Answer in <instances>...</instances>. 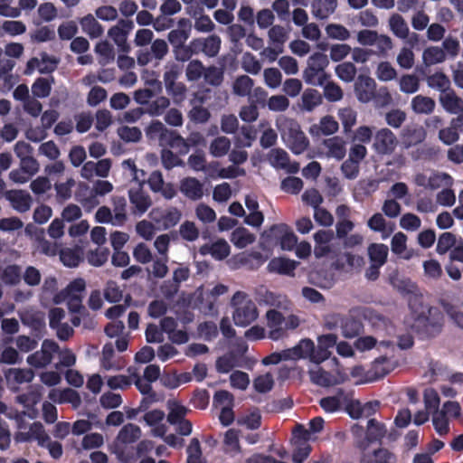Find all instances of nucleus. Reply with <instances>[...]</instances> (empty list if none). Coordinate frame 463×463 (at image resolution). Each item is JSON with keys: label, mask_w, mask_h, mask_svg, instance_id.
<instances>
[{"label": "nucleus", "mask_w": 463, "mask_h": 463, "mask_svg": "<svg viewBox=\"0 0 463 463\" xmlns=\"http://www.w3.org/2000/svg\"><path fill=\"white\" fill-rule=\"evenodd\" d=\"M354 89L357 99L362 103H367L375 95L376 83L372 77L360 74L354 82Z\"/></svg>", "instance_id": "9b49d317"}, {"label": "nucleus", "mask_w": 463, "mask_h": 463, "mask_svg": "<svg viewBox=\"0 0 463 463\" xmlns=\"http://www.w3.org/2000/svg\"><path fill=\"white\" fill-rule=\"evenodd\" d=\"M363 263L364 260L361 256L347 252L338 259L333 266L336 269L347 271L352 269L360 268Z\"/></svg>", "instance_id": "79ce46f5"}, {"label": "nucleus", "mask_w": 463, "mask_h": 463, "mask_svg": "<svg viewBox=\"0 0 463 463\" xmlns=\"http://www.w3.org/2000/svg\"><path fill=\"white\" fill-rule=\"evenodd\" d=\"M188 14L194 18V28L198 32L210 33L214 29V24L208 15L192 10Z\"/></svg>", "instance_id": "bf43d9fd"}, {"label": "nucleus", "mask_w": 463, "mask_h": 463, "mask_svg": "<svg viewBox=\"0 0 463 463\" xmlns=\"http://www.w3.org/2000/svg\"><path fill=\"white\" fill-rule=\"evenodd\" d=\"M323 146L326 149V155L328 157H334L337 160H341L345 155V142L339 137L326 139Z\"/></svg>", "instance_id": "4c0bfd02"}, {"label": "nucleus", "mask_w": 463, "mask_h": 463, "mask_svg": "<svg viewBox=\"0 0 463 463\" xmlns=\"http://www.w3.org/2000/svg\"><path fill=\"white\" fill-rule=\"evenodd\" d=\"M140 437L141 430L138 426L132 423L127 424L119 430L116 439L110 445V450L123 460L127 446L136 442Z\"/></svg>", "instance_id": "0eeeda50"}, {"label": "nucleus", "mask_w": 463, "mask_h": 463, "mask_svg": "<svg viewBox=\"0 0 463 463\" xmlns=\"http://www.w3.org/2000/svg\"><path fill=\"white\" fill-rule=\"evenodd\" d=\"M428 86L431 89L437 90L441 93L449 91L450 80L441 72H436L430 76L427 80Z\"/></svg>", "instance_id": "4d7b16f0"}, {"label": "nucleus", "mask_w": 463, "mask_h": 463, "mask_svg": "<svg viewBox=\"0 0 463 463\" xmlns=\"http://www.w3.org/2000/svg\"><path fill=\"white\" fill-rule=\"evenodd\" d=\"M165 412L160 410L147 411L144 415V420L151 427V433L155 437H164L167 431V427L163 423Z\"/></svg>", "instance_id": "5701e85b"}, {"label": "nucleus", "mask_w": 463, "mask_h": 463, "mask_svg": "<svg viewBox=\"0 0 463 463\" xmlns=\"http://www.w3.org/2000/svg\"><path fill=\"white\" fill-rule=\"evenodd\" d=\"M335 72L342 81L352 82L356 74V68L352 62L345 61L338 64Z\"/></svg>", "instance_id": "e2e57ef3"}, {"label": "nucleus", "mask_w": 463, "mask_h": 463, "mask_svg": "<svg viewBox=\"0 0 463 463\" xmlns=\"http://www.w3.org/2000/svg\"><path fill=\"white\" fill-rule=\"evenodd\" d=\"M397 145V139L394 134L388 128H383L379 130L373 142V148L379 154H390L392 153Z\"/></svg>", "instance_id": "a211bd4d"}, {"label": "nucleus", "mask_w": 463, "mask_h": 463, "mask_svg": "<svg viewBox=\"0 0 463 463\" xmlns=\"http://www.w3.org/2000/svg\"><path fill=\"white\" fill-rule=\"evenodd\" d=\"M337 336L334 334H326L318 336L317 348H315V354L312 356V363L319 364L326 360L330 354V348L336 346Z\"/></svg>", "instance_id": "2eb2a0df"}, {"label": "nucleus", "mask_w": 463, "mask_h": 463, "mask_svg": "<svg viewBox=\"0 0 463 463\" xmlns=\"http://www.w3.org/2000/svg\"><path fill=\"white\" fill-rule=\"evenodd\" d=\"M230 240L238 249H244L252 244L256 236L244 227H239L232 231Z\"/></svg>", "instance_id": "c9c22d12"}, {"label": "nucleus", "mask_w": 463, "mask_h": 463, "mask_svg": "<svg viewBox=\"0 0 463 463\" xmlns=\"http://www.w3.org/2000/svg\"><path fill=\"white\" fill-rule=\"evenodd\" d=\"M137 183V189L131 188L128 194L129 201L134 207V213L142 215L151 206L152 202L150 196L142 191V181Z\"/></svg>", "instance_id": "412c9836"}, {"label": "nucleus", "mask_w": 463, "mask_h": 463, "mask_svg": "<svg viewBox=\"0 0 463 463\" xmlns=\"http://www.w3.org/2000/svg\"><path fill=\"white\" fill-rule=\"evenodd\" d=\"M459 118H453L450 125L439 132V139L445 145H451L459 138L458 134Z\"/></svg>", "instance_id": "ea45409f"}, {"label": "nucleus", "mask_w": 463, "mask_h": 463, "mask_svg": "<svg viewBox=\"0 0 463 463\" xmlns=\"http://www.w3.org/2000/svg\"><path fill=\"white\" fill-rule=\"evenodd\" d=\"M411 318L406 320L408 326L419 329L420 327H432L439 329L443 324V316L436 307H429L414 298L410 301Z\"/></svg>", "instance_id": "f257e3e1"}, {"label": "nucleus", "mask_w": 463, "mask_h": 463, "mask_svg": "<svg viewBox=\"0 0 463 463\" xmlns=\"http://www.w3.org/2000/svg\"><path fill=\"white\" fill-rule=\"evenodd\" d=\"M274 385V376L271 373L260 374L253 381V387L258 392H269Z\"/></svg>", "instance_id": "69168bd1"}, {"label": "nucleus", "mask_w": 463, "mask_h": 463, "mask_svg": "<svg viewBox=\"0 0 463 463\" xmlns=\"http://www.w3.org/2000/svg\"><path fill=\"white\" fill-rule=\"evenodd\" d=\"M439 99L442 108L447 112L450 114H459L463 112V100L452 90L447 93H440Z\"/></svg>", "instance_id": "2f4dec72"}, {"label": "nucleus", "mask_w": 463, "mask_h": 463, "mask_svg": "<svg viewBox=\"0 0 463 463\" xmlns=\"http://www.w3.org/2000/svg\"><path fill=\"white\" fill-rule=\"evenodd\" d=\"M407 236L402 232H396L391 240L392 251L400 257L410 260L413 256V251L407 249Z\"/></svg>", "instance_id": "f704fd0d"}, {"label": "nucleus", "mask_w": 463, "mask_h": 463, "mask_svg": "<svg viewBox=\"0 0 463 463\" xmlns=\"http://www.w3.org/2000/svg\"><path fill=\"white\" fill-rule=\"evenodd\" d=\"M285 350L288 361L308 358L312 362V356L315 354V344L312 340L305 338L295 346Z\"/></svg>", "instance_id": "6ab92c4d"}, {"label": "nucleus", "mask_w": 463, "mask_h": 463, "mask_svg": "<svg viewBox=\"0 0 463 463\" xmlns=\"http://www.w3.org/2000/svg\"><path fill=\"white\" fill-rule=\"evenodd\" d=\"M231 251L230 245L223 239H219L216 241L209 244H204L199 249L202 255L210 254L215 260H221L229 256Z\"/></svg>", "instance_id": "a878e982"}, {"label": "nucleus", "mask_w": 463, "mask_h": 463, "mask_svg": "<svg viewBox=\"0 0 463 463\" xmlns=\"http://www.w3.org/2000/svg\"><path fill=\"white\" fill-rule=\"evenodd\" d=\"M58 64V61L46 53H41L39 57H34L27 62L25 73L30 75L34 71L40 73H48L53 71Z\"/></svg>", "instance_id": "f3484780"}, {"label": "nucleus", "mask_w": 463, "mask_h": 463, "mask_svg": "<svg viewBox=\"0 0 463 463\" xmlns=\"http://www.w3.org/2000/svg\"><path fill=\"white\" fill-rule=\"evenodd\" d=\"M457 244L458 242L454 234L451 232H444L439 237L436 250L439 254H445L449 250H451Z\"/></svg>", "instance_id": "774afa93"}, {"label": "nucleus", "mask_w": 463, "mask_h": 463, "mask_svg": "<svg viewBox=\"0 0 463 463\" xmlns=\"http://www.w3.org/2000/svg\"><path fill=\"white\" fill-rule=\"evenodd\" d=\"M349 401L348 394L339 390L335 395L322 398L319 403L325 411L335 412L347 406Z\"/></svg>", "instance_id": "393cba45"}, {"label": "nucleus", "mask_w": 463, "mask_h": 463, "mask_svg": "<svg viewBox=\"0 0 463 463\" xmlns=\"http://www.w3.org/2000/svg\"><path fill=\"white\" fill-rule=\"evenodd\" d=\"M389 27L396 37L406 39L409 35V26L405 20L398 14L391 15L389 19Z\"/></svg>", "instance_id": "37998d69"}, {"label": "nucleus", "mask_w": 463, "mask_h": 463, "mask_svg": "<svg viewBox=\"0 0 463 463\" xmlns=\"http://www.w3.org/2000/svg\"><path fill=\"white\" fill-rule=\"evenodd\" d=\"M180 192L190 200H199L203 195V184L195 177H185L180 181Z\"/></svg>", "instance_id": "4be33fe9"}, {"label": "nucleus", "mask_w": 463, "mask_h": 463, "mask_svg": "<svg viewBox=\"0 0 463 463\" xmlns=\"http://www.w3.org/2000/svg\"><path fill=\"white\" fill-rule=\"evenodd\" d=\"M367 226L373 232H382L383 239L389 236V233L392 231V228L387 232V222L382 213H374L367 222Z\"/></svg>", "instance_id": "680f3d73"}, {"label": "nucleus", "mask_w": 463, "mask_h": 463, "mask_svg": "<svg viewBox=\"0 0 463 463\" xmlns=\"http://www.w3.org/2000/svg\"><path fill=\"white\" fill-rule=\"evenodd\" d=\"M302 109L307 111H311L322 102V97L317 90L307 89L301 97Z\"/></svg>", "instance_id": "603ef678"}, {"label": "nucleus", "mask_w": 463, "mask_h": 463, "mask_svg": "<svg viewBox=\"0 0 463 463\" xmlns=\"http://www.w3.org/2000/svg\"><path fill=\"white\" fill-rule=\"evenodd\" d=\"M368 256L371 263L383 266L387 260L388 247L383 243H372L368 247Z\"/></svg>", "instance_id": "a18cd8bd"}, {"label": "nucleus", "mask_w": 463, "mask_h": 463, "mask_svg": "<svg viewBox=\"0 0 463 463\" xmlns=\"http://www.w3.org/2000/svg\"><path fill=\"white\" fill-rule=\"evenodd\" d=\"M231 307L232 320L237 326L246 327L259 317L260 313L256 303L243 291H237L233 294Z\"/></svg>", "instance_id": "f03ea898"}, {"label": "nucleus", "mask_w": 463, "mask_h": 463, "mask_svg": "<svg viewBox=\"0 0 463 463\" xmlns=\"http://www.w3.org/2000/svg\"><path fill=\"white\" fill-rule=\"evenodd\" d=\"M49 399L58 403H71L73 408H78L81 403V399L76 391L71 389H52L49 392Z\"/></svg>", "instance_id": "bb28decb"}, {"label": "nucleus", "mask_w": 463, "mask_h": 463, "mask_svg": "<svg viewBox=\"0 0 463 463\" xmlns=\"http://www.w3.org/2000/svg\"><path fill=\"white\" fill-rule=\"evenodd\" d=\"M147 184L154 193H160L167 200L176 195L175 186L170 183H165L163 175L159 171H154L150 174Z\"/></svg>", "instance_id": "dca6fc26"}, {"label": "nucleus", "mask_w": 463, "mask_h": 463, "mask_svg": "<svg viewBox=\"0 0 463 463\" xmlns=\"http://www.w3.org/2000/svg\"><path fill=\"white\" fill-rule=\"evenodd\" d=\"M310 439H298L293 432L292 442L295 450L292 455V460L295 463H302L309 455L311 447L307 443Z\"/></svg>", "instance_id": "a19ab883"}, {"label": "nucleus", "mask_w": 463, "mask_h": 463, "mask_svg": "<svg viewBox=\"0 0 463 463\" xmlns=\"http://www.w3.org/2000/svg\"><path fill=\"white\" fill-rule=\"evenodd\" d=\"M53 79L38 78L32 85V92L35 98L43 99L50 95Z\"/></svg>", "instance_id": "13d9d810"}, {"label": "nucleus", "mask_w": 463, "mask_h": 463, "mask_svg": "<svg viewBox=\"0 0 463 463\" xmlns=\"http://www.w3.org/2000/svg\"><path fill=\"white\" fill-rule=\"evenodd\" d=\"M178 30H173L168 34V40L172 44L180 45L189 37L190 22L187 19H180Z\"/></svg>", "instance_id": "49530a36"}, {"label": "nucleus", "mask_w": 463, "mask_h": 463, "mask_svg": "<svg viewBox=\"0 0 463 463\" xmlns=\"http://www.w3.org/2000/svg\"><path fill=\"white\" fill-rule=\"evenodd\" d=\"M315 248L314 254L316 258H323L335 250V236L332 231L321 230L314 234Z\"/></svg>", "instance_id": "f8f14e48"}, {"label": "nucleus", "mask_w": 463, "mask_h": 463, "mask_svg": "<svg viewBox=\"0 0 463 463\" xmlns=\"http://www.w3.org/2000/svg\"><path fill=\"white\" fill-rule=\"evenodd\" d=\"M338 122L332 116L323 117L318 124L313 125L309 132L312 135H332L338 130Z\"/></svg>", "instance_id": "e433bc0d"}, {"label": "nucleus", "mask_w": 463, "mask_h": 463, "mask_svg": "<svg viewBox=\"0 0 463 463\" xmlns=\"http://www.w3.org/2000/svg\"><path fill=\"white\" fill-rule=\"evenodd\" d=\"M235 260L241 265H247L250 269H257L265 262L266 258L259 251H250L237 255Z\"/></svg>", "instance_id": "09e8293b"}, {"label": "nucleus", "mask_w": 463, "mask_h": 463, "mask_svg": "<svg viewBox=\"0 0 463 463\" xmlns=\"http://www.w3.org/2000/svg\"><path fill=\"white\" fill-rule=\"evenodd\" d=\"M411 108L417 114H430L435 109V101L426 96L417 95L411 99Z\"/></svg>", "instance_id": "c03bdc74"}, {"label": "nucleus", "mask_w": 463, "mask_h": 463, "mask_svg": "<svg viewBox=\"0 0 463 463\" xmlns=\"http://www.w3.org/2000/svg\"><path fill=\"white\" fill-rule=\"evenodd\" d=\"M149 216L159 230H166L175 226L179 222L182 214L175 207L168 209L154 208Z\"/></svg>", "instance_id": "1a4fd4ad"}, {"label": "nucleus", "mask_w": 463, "mask_h": 463, "mask_svg": "<svg viewBox=\"0 0 463 463\" xmlns=\"http://www.w3.org/2000/svg\"><path fill=\"white\" fill-rule=\"evenodd\" d=\"M231 146L230 140L225 137H219L210 145V153L215 157H221L227 154Z\"/></svg>", "instance_id": "338daca9"}, {"label": "nucleus", "mask_w": 463, "mask_h": 463, "mask_svg": "<svg viewBox=\"0 0 463 463\" xmlns=\"http://www.w3.org/2000/svg\"><path fill=\"white\" fill-rule=\"evenodd\" d=\"M126 200L123 197L113 199V225L121 226L127 221Z\"/></svg>", "instance_id": "3c124183"}, {"label": "nucleus", "mask_w": 463, "mask_h": 463, "mask_svg": "<svg viewBox=\"0 0 463 463\" xmlns=\"http://www.w3.org/2000/svg\"><path fill=\"white\" fill-rule=\"evenodd\" d=\"M329 65L327 56L322 52H315L307 61V67L303 71V79L307 84L323 86L328 80L329 75L326 72Z\"/></svg>", "instance_id": "20e7f679"}, {"label": "nucleus", "mask_w": 463, "mask_h": 463, "mask_svg": "<svg viewBox=\"0 0 463 463\" xmlns=\"http://www.w3.org/2000/svg\"><path fill=\"white\" fill-rule=\"evenodd\" d=\"M34 377L31 369L11 368L5 373L8 384L14 387L16 384L30 383Z\"/></svg>", "instance_id": "473e14b6"}, {"label": "nucleus", "mask_w": 463, "mask_h": 463, "mask_svg": "<svg viewBox=\"0 0 463 463\" xmlns=\"http://www.w3.org/2000/svg\"><path fill=\"white\" fill-rule=\"evenodd\" d=\"M425 137L426 132L422 127L408 128L403 134V143L406 147H410L422 142Z\"/></svg>", "instance_id": "8fccbe9b"}, {"label": "nucleus", "mask_w": 463, "mask_h": 463, "mask_svg": "<svg viewBox=\"0 0 463 463\" xmlns=\"http://www.w3.org/2000/svg\"><path fill=\"white\" fill-rule=\"evenodd\" d=\"M338 118L341 120L344 131L345 133L351 131L352 128L356 123V111L354 110L352 108L346 107L342 108L338 110Z\"/></svg>", "instance_id": "052dcab7"}, {"label": "nucleus", "mask_w": 463, "mask_h": 463, "mask_svg": "<svg viewBox=\"0 0 463 463\" xmlns=\"http://www.w3.org/2000/svg\"><path fill=\"white\" fill-rule=\"evenodd\" d=\"M253 87V80L247 75L238 77L232 85L233 92L241 97L249 95Z\"/></svg>", "instance_id": "0e129e2a"}, {"label": "nucleus", "mask_w": 463, "mask_h": 463, "mask_svg": "<svg viewBox=\"0 0 463 463\" xmlns=\"http://www.w3.org/2000/svg\"><path fill=\"white\" fill-rule=\"evenodd\" d=\"M86 288V282L79 278L72 280L64 290L57 294L53 301L56 304L67 302L68 307L72 312H79L82 307V296Z\"/></svg>", "instance_id": "423d86ee"}, {"label": "nucleus", "mask_w": 463, "mask_h": 463, "mask_svg": "<svg viewBox=\"0 0 463 463\" xmlns=\"http://www.w3.org/2000/svg\"><path fill=\"white\" fill-rule=\"evenodd\" d=\"M391 342L390 341H380L378 342L377 339H375L373 336H362L355 340L354 342V347L356 350L360 352H365L368 350L373 349V347L380 348L381 346H390Z\"/></svg>", "instance_id": "6e6d98bb"}, {"label": "nucleus", "mask_w": 463, "mask_h": 463, "mask_svg": "<svg viewBox=\"0 0 463 463\" xmlns=\"http://www.w3.org/2000/svg\"><path fill=\"white\" fill-rule=\"evenodd\" d=\"M268 160L273 167L285 169L288 173H297L299 170V165L290 164L287 152L280 148L271 149L268 154Z\"/></svg>", "instance_id": "aec40b11"}, {"label": "nucleus", "mask_w": 463, "mask_h": 463, "mask_svg": "<svg viewBox=\"0 0 463 463\" xmlns=\"http://www.w3.org/2000/svg\"><path fill=\"white\" fill-rule=\"evenodd\" d=\"M171 131L158 121H152L146 128V136L149 140L157 141L161 146H165V140L171 135Z\"/></svg>", "instance_id": "c85d7f7f"}, {"label": "nucleus", "mask_w": 463, "mask_h": 463, "mask_svg": "<svg viewBox=\"0 0 463 463\" xmlns=\"http://www.w3.org/2000/svg\"><path fill=\"white\" fill-rule=\"evenodd\" d=\"M221 47V38L217 35H211L205 39H195L189 44L192 52H203L210 57L215 56Z\"/></svg>", "instance_id": "4468645a"}, {"label": "nucleus", "mask_w": 463, "mask_h": 463, "mask_svg": "<svg viewBox=\"0 0 463 463\" xmlns=\"http://www.w3.org/2000/svg\"><path fill=\"white\" fill-rule=\"evenodd\" d=\"M270 237H275L279 240V245L283 250H293L298 241L292 230L284 223L273 225L261 234L264 242H269Z\"/></svg>", "instance_id": "6e6552de"}, {"label": "nucleus", "mask_w": 463, "mask_h": 463, "mask_svg": "<svg viewBox=\"0 0 463 463\" xmlns=\"http://www.w3.org/2000/svg\"><path fill=\"white\" fill-rule=\"evenodd\" d=\"M446 59L445 52L438 46L426 48L422 52V61L425 66L441 63Z\"/></svg>", "instance_id": "de8ad7c7"}, {"label": "nucleus", "mask_w": 463, "mask_h": 463, "mask_svg": "<svg viewBox=\"0 0 463 463\" xmlns=\"http://www.w3.org/2000/svg\"><path fill=\"white\" fill-rule=\"evenodd\" d=\"M5 197L10 202L12 207L19 213H25L31 208L32 197L25 191H8L5 194Z\"/></svg>", "instance_id": "b1692460"}, {"label": "nucleus", "mask_w": 463, "mask_h": 463, "mask_svg": "<svg viewBox=\"0 0 463 463\" xmlns=\"http://www.w3.org/2000/svg\"><path fill=\"white\" fill-rule=\"evenodd\" d=\"M266 326L269 329L268 336L274 341L282 338L285 335L284 317L275 309H269L265 314Z\"/></svg>", "instance_id": "ddd939ff"}, {"label": "nucleus", "mask_w": 463, "mask_h": 463, "mask_svg": "<svg viewBox=\"0 0 463 463\" xmlns=\"http://www.w3.org/2000/svg\"><path fill=\"white\" fill-rule=\"evenodd\" d=\"M309 376L312 383L324 387L335 385L344 381V377L331 375L317 364L309 370Z\"/></svg>", "instance_id": "cd10ccee"}, {"label": "nucleus", "mask_w": 463, "mask_h": 463, "mask_svg": "<svg viewBox=\"0 0 463 463\" xmlns=\"http://www.w3.org/2000/svg\"><path fill=\"white\" fill-rule=\"evenodd\" d=\"M83 33L90 38H98L102 35L104 30L92 14H88L80 20Z\"/></svg>", "instance_id": "58836bf2"}, {"label": "nucleus", "mask_w": 463, "mask_h": 463, "mask_svg": "<svg viewBox=\"0 0 463 463\" xmlns=\"http://www.w3.org/2000/svg\"><path fill=\"white\" fill-rule=\"evenodd\" d=\"M337 6V0H315L311 5L312 14L318 19L331 15Z\"/></svg>", "instance_id": "72a5a7b5"}, {"label": "nucleus", "mask_w": 463, "mask_h": 463, "mask_svg": "<svg viewBox=\"0 0 463 463\" xmlns=\"http://www.w3.org/2000/svg\"><path fill=\"white\" fill-rule=\"evenodd\" d=\"M298 262L286 259V258H274L269 265L268 269L270 272H276L282 275L293 276L294 270L298 267Z\"/></svg>", "instance_id": "7c9ffc66"}, {"label": "nucleus", "mask_w": 463, "mask_h": 463, "mask_svg": "<svg viewBox=\"0 0 463 463\" xmlns=\"http://www.w3.org/2000/svg\"><path fill=\"white\" fill-rule=\"evenodd\" d=\"M260 303L275 307H286L288 300L284 295L266 290L260 295Z\"/></svg>", "instance_id": "5fc2aeb1"}, {"label": "nucleus", "mask_w": 463, "mask_h": 463, "mask_svg": "<svg viewBox=\"0 0 463 463\" xmlns=\"http://www.w3.org/2000/svg\"><path fill=\"white\" fill-rule=\"evenodd\" d=\"M26 415H28L30 419H33L36 416V411L34 410L28 411L27 412L23 411L15 416L18 428L15 439L19 442L36 439L40 445L44 446L45 443L49 441V437L45 433L43 425L39 422H33L27 430V424L25 422Z\"/></svg>", "instance_id": "39448f33"}, {"label": "nucleus", "mask_w": 463, "mask_h": 463, "mask_svg": "<svg viewBox=\"0 0 463 463\" xmlns=\"http://www.w3.org/2000/svg\"><path fill=\"white\" fill-rule=\"evenodd\" d=\"M167 409L169 411L167 420L170 424L175 425L178 421L184 420L187 410L176 400H169L167 402Z\"/></svg>", "instance_id": "864d4df0"}, {"label": "nucleus", "mask_w": 463, "mask_h": 463, "mask_svg": "<svg viewBox=\"0 0 463 463\" xmlns=\"http://www.w3.org/2000/svg\"><path fill=\"white\" fill-rule=\"evenodd\" d=\"M58 353V345L53 341L44 340L40 351L30 354L27 363L33 367H45L52 361L54 354Z\"/></svg>", "instance_id": "9d476101"}, {"label": "nucleus", "mask_w": 463, "mask_h": 463, "mask_svg": "<svg viewBox=\"0 0 463 463\" xmlns=\"http://www.w3.org/2000/svg\"><path fill=\"white\" fill-rule=\"evenodd\" d=\"M277 126L283 140L294 154L299 155L307 149L308 140L296 121L279 117L277 119Z\"/></svg>", "instance_id": "7ed1b4c3"}, {"label": "nucleus", "mask_w": 463, "mask_h": 463, "mask_svg": "<svg viewBox=\"0 0 463 463\" xmlns=\"http://www.w3.org/2000/svg\"><path fill=\"white\" fill-rule=\"evenodd\" d=\"M324 428V420L321 417H316L311 420L308 423V429H306L302 425H298L294 433L298 439H315V435L319 433Z\"/></svg>", "instance_id": "c756f323"}]
</instances>
